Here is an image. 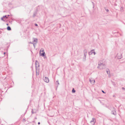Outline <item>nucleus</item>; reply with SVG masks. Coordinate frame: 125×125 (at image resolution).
Returning <instances> with one entry per match:
<instances>
[{"instance_id": "obj_1", "label": "nucleus", "mask_w": 125, "mask_h": 125, "mask_svg": "<svg viewBox=\"0 0 125 125\" xmlns=\"http://www.w3.org/2000/svg\"><path fill=\"white\" fill-rule=\"evenodd\" d=\"M104 63V60H100L98 62V65L97 67L98 69L101 70L104 69L105 66V64Z\"/></svg>"}, {"instance_id": "obj_2", "label": "nucleus", "mask_w": 125, "mask_h": 125, "mask_svg": "<svg viewBox=\"0 0 125 125\" xmlns=\"http://www.w3.org/2000/svg\"><path fill=\"white\" fill-rule=\"evenodd\" d=\"M40 55L42 56H44L45 55V53L44 51V49L43 48H41L40 52Z\"/></svg>"}, {"instance_id": "obj_3", "label": "nucleus", "mask_w": 125, "mask_h": 125, "mask_svg": "<svg viewBox=\"0 0 125 125\" xmlns=\"http://www.w3.org/2000/svg\"><path fill=\"white\" fill-rule=\"evenodd\" d=\"M87 51L86 50H84V57L83 60L84 61L85 60L86 58L87 55Z\"/></svg>"}, {"instance_id": "obj_4", "label": "nucleus", "mask_w": 125, "mask_h": 125, "mask_svg": "<svg viewBox=\"0 0 125 125\" xmlns=\"http://www.w3.org/2000/svg\"><path fill=\"white\" fill-rule=\"evenodd\" d=\"M89 81L91 84L94 85L95 83V80L92 78H90L89 79Z\"/></svg>"}, {"instance_id": "obj_5", "label": "nucleus", "mask_w": 125, "mask_h": 125, "mask_svg": "<svg viewBox=\"0 0 125 125\" xmlns=\"http://www.w3.org/2000/svg\"><path fill=\"white\" fill-rule=\"evenodd\" d=\"M95 122V118H93L92 120L90 121V123L92 125H94Z\"/></svg>"}, {"instance_id": "obj_6", "label": "nucleus", "mask_w": 125, "mask_h": 125, "mask_svg": "<svg viewBox=\"0 0 125 125\" xmlns=\"http://www.w3.org/2000/svg\"><path fill=\"white\" fill-rule=\"evenodd\" d=\"M43 80L46 83H48L49 82V80L48 77H45L43 78Z\"/></svg>"}, {"instance_id": "obj_7", "label": "nucleus", "mask_w": 125, "mask_h": 125, "mask_svg": "<svg viewBox=\"0 0 125 125\" xmlns=\"http://www.w3.org/2000/svg\"><path fill=\"white\" fill-rule=\"evenodd\" d=\"M94 50H92L89 53V54H91L94 53V55L96 54V53L94 52Z\"/></svg>"}, {"instance_id": "obj_8", "label": "nucleus", "mask_w": 125, "mask_h": 125, "mask_svg": "<svg viewBox=\"0 0 125 125\" xmlns=\"http://www.w3.org/2000/svg\"><path fill=\"white\" fill-rule=\"evenodd\" d=\"M33 42H34L33 43H35V44H36L38 40L36 38H33Z\"/></svg>"}, {"instance_id": "obj_9", "label": "nucleus", "mask_w": 125, "mask_h": 125, "mask_svg": "<svg viewBox=\"0 0 125 125\" xmlns=\"http://www.w3.org/2000/svg\"><path fill=\"white\" fill-rule=\"evenodd\" d=\"M111 113L112 114L114 115H115L116 114V112L114 110L112 111Z\"/></svg>"}, {"instance_id": "obj_10", "label": "nucleus", "mask_w": 125, "mask_h": 125, "mask_svg": "<svg viewBox=\"0 0 125 125\" xmlns=\"http://www.w3.org/2000/svg\"><path fill=\"white\" fill-rule=\"evenodd\" d=\"M122 57V55H121L120 56H119V55L118 56H117V58L119 59H121Z\"/></svg>"}, {"instance_id": "obj_11", "label": "nucleus", "mask_w": 125, "mask_h": 125, "mask_svg": "<svg viewBox=\"0 0 125 125\" xmlns=\"http://www.w3.org/2000/svg\"><path fill=\"white\" fill-rule=\"evenodd\" d=\"M120 11L122 12L123 11V7H121V8H120Z\"/></svg>"}, {"instance_id": "obj_12", "label": "nucleus", "mask_w": 125, "mask_h": 125, "mask_svg": "<svg viewBox=\"0 0 125 125\" xmlns=\"http://www.w3.org/2000/svg\"><path fill=\"white\" fill-rule=\"evenodd\" d=\"M7 29L8 30H11V28L10 27H9V26H8L7 27Z\"/></svg>"}, {"instance_id": "obj_13", "label": "nucleus", "mask_w": 125, "mask_h": 125, "mask_svg": "<svg viewBox=\"0 0 125 125\" xmlns=\"http://www.w3.org/2000/svg\"><path fill=\"white\" fill-rule=\"evenodd\" d=\"M75 91L74 90V89H73V90H72V92H73V93H75Z\"/></svg>"}, {"instance_id": "obj_14", "label": "nucleus", "mask_w": 125, "mask_h": 125, "mask_svg": "<svg viewBox=\"0 0 125 125\" xmlns=\"http://www.w3.org/2000/svg\"><path fill=\"white\" fill-rule=\"evenodd\" d=\"M34 110H32V113H34Z\"/></svg>"}, {"instance_id": "obj_15", "label": "nucleus", "mask_w": 125, "mask_h": 125, "mask_svg": "<svg viewBox=\"0 0 125 125\" xmlns=\"http://www.w3.org/2000/svg\"><path fill=\"white\" fill-rule=\"evenodd\" d=\"M33 46H34V47H35V43H33Z\"/></svg>"}, {"instance_id": "obj_16", "label": "nucleus", "mask_w": 125, "mask_h": 125, "mask_svg": "<svg viewBox=\"0 0 125 125\" xmlns=\"http://www.w3.org/2000/svg\"><path fill=\"white\" fill-rule=\"evenodd\" d=\"M106 10L107 12H108L109 11V10L107 9H106Z\"/></svg>"}, {"instance_id": "obj_17", "label": "nucleus", "mask_w": 125, "mask_h": 125, "mask_svg": "<svg viewBox=\"0 0 125 125\" xmlns=\"http://www.w3.org/2000/svg\"><path fill=\"white\" fill-rule=\"evenodd\" d=\"M106 72H107V73L108 74L109 73V72L108 71H106Z\"/></svg>"}, {"instance_id": "obj_18", "label": "nucleus", "mask_w": 125, "mask_h": 125, "mask_svg": "<svg viewBox=\"0 0 125 125\" xmlns=\"http://www.w3.org/2000/svg\"><path fill=\"white\" fill-rule=\"evenodd\" d=\"M102 92L104 93H105L103 90L102 91Z\"/></svg>"}, {"instance_id": "obj_19", "label": "nucleus", "mask_w": 125, "mask_h": 125, "mask_svg": "<svg viewBox=\"0 0 125 125\" xmlns=\"http://www.w3.org/2000/svg\"><path fill=\"white\" fill-rule=\"evenodd\" d=\"M35 25L36 26H38V25L36 24H35Z\"/></svg>"}, {"instance_id": "obj_20", "label": "nucleus", "mask_w": 125, "mask_h": 125, "mask_svg": "<svg viewBox=\"0 0 125 125\" xmlns=\"http://www.w3.org/2000/svg\"><path fill=\"white\" fill-rule=\"evenodd\" d=\"M6 17V16H3V18H4L5 17Z\"/></svg>"}, {"instance_id": "obj_21", "label": "nucleus", "mask_w": 125, "mask_h": 125, "mask_svg": "<svg viewBox=\"0 0 125 125\" xmlns=\"http://www.w3.org/2000/svg\"><path fill=\"white\" fill-rule=\"evenodd\" d=\"M44 58L45 59V58H46V57L45 56H44Z\"/></svg>"}, {"instance_id": "obj_22", "label": "nucleus", "mask_w": 125, "mask_h": 125, "mask_svg": "<svg viewBox=\"0 0 125 125\" xmlns=\"http://www.w3.org/2000/svg\"><path fill=\"white\" fill-rule=\"evenodd\" d=\"M25 120V119H24V118H23V122H24Z\"/></svg>"}, {"instance_id": "obj_23", "label": "nucleus", "mask_w": 125, "mask_h": 125, "mask_svg": "<svg viewBox=\"0 0 125 125\" xmlns=\"http://www.w3.org/2000/svg\"><path fill=\"white\" fill-rule=\"evenodd\" d=\"M3 17H2V18H1V20H3Z\"/></svg>"}, {"instance_id": "obj_24", "label": "nucleus", "mask_w": 125, "mask_h": 125, "mask_svg": "<svg viewBox=\"0 0 125 125\" xmlns=\"http://www.w3.org/2000/svg\"><path fill=\"white\" fill-rule=\"evenodd\" d=\"M38 125H39L40 124V122H39L38 123Z\"/></svg>"}, {"instance_id": "obj_25", "label": "nucleus", "mask_w": 125, "mask_h": 125, "mask_svg": "<svg viewBox=\"0 0 125 125\" xmlns=\"http://www.w3.org/2000/svg\"><path fill=\"white\" fill-rule=\"evenodd\" d=\"M56 82H58V80L57 81H56Z\"/></svg>"}, {"instance_id": "obj_26", "label": "nucleus", "mask_w": 125, "mask_h": 125, "mask_svg": "<svg viewBox=\"0 0 125 125\" xmlns=\"http://www.w3.org/2000/svg\"><path fill=\"white\" fill-rule=\"evenodd\" d=\"M58 85H59V83L58 82Z\"/></svg>"}, {"instance_id": "obj_27", "label": "nucleus", "mask_w": 125, "mask_h": 125, "mask_svg": "<svg viewBox=\"0 0 125 125\" xmlns=\"http://www.w3.org/2000/svg\"><path fill=\"white\" fill-rule=\"evenodd\" d=\"M30 43H32V44H33V43H31V42H30Z\"/></svg>"}, {"instance_id": "obj_28", "label": "nucleus", "mask_w": 125, "mask_h": 125, "mask_svg": "<svg viewBox=\"0 0 125 125\" xmlns=\"http://www.w3.org/2000/svg\"><path fill=\"white\" fill-rule=\"evenodd\" d=\"M5 52H4V54H5Z\"/></svg>"}]
</instances>
